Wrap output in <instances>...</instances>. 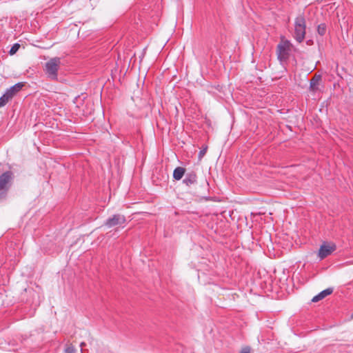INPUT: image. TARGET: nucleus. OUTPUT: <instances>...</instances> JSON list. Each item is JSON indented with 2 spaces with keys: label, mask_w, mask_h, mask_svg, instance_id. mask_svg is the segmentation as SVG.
Returning <instances> with one entry per match:
<instances>
[{
  "label": "nucleus",
  "mask_w": 353,
  "mask_h": 353,
  "mask_svg": "<svg viewBox=\"0 0 353 353\" xmlns=\"http://www.w3.org/2000/svg\"><path fill=\"white\" fill-rule=\"evenodd\" d=\"M206 150H207V148L202 149L199 152V157L200 159L202 158L205 155V154L206 152Z\"/></svg>",
  "instance_id": "dca6fc26"
},
{
  "label": "nucleus",
  "mask_w": 353,
  "mask_h": 353,
  "mask_svg": "<svg viewBox=\"0 0 353 353\" xmlns=\"http://www.w3.org/2000/svg\"><path fill=\"white\" fill-rule=\"evenodd\" d=\"M305 20L303 16L300 15L295 19L294 24V38L299 42L301 43L305 35Z\"/></svg>",
  "instance_id": "f257e3e1"
},
{
  "label": "nucleus",
  "mask_w": 353,
  "mask_h": 353,
  "mask_svg": "<svg viewBox=\"0 0 353 353\" xmlns=\"http://www.w3.org/2000/svg\"><path fill=\"white\" fill-rule=\"evenodd\" d=\"M126 221L124 215L120 214H114L112 217L108 218L105 222L104 225L108 228H112L114 226H123Z\"/></svg>",
  "instance_id": "39448f33"
},
{
  "label": "nucleus",
  "mask_w": 353,
  "mask_h": 353,
  "mask_svg": "<svg viewBox=\"0 0 353 353\" xmlns=\"http://www.w3.org/2000/svg\"><path fill=\"white\" fill-rule=\"evenodd\" d=\"M197 182V176L194 172H191L185 175V179L183 180V183L187 186H191L196 184Z\"/></svg>",
  "instance_id": "0eeeda50"
},
{
  "label": "nucleus",
  "mask_w": 353,
  "mask_h": 353,
  "mask_svg": "<svg viewBox=\"0 0 353 353\" xmlns=\"http://www.w3.org/2000/svg\"><path fill=\"white\" fill-rule=\"evenodd\" d=\"M75 351L76 350L72 345L68 346L65 350V353H74Z\"/></svg>",
  "instance_id": "2eb2a0df"
},
{
  "label": "nucleus",
  "mask_w": 353,
  "mask_h": 353,
  "mask_svg": "<svg viewBox=\"0 0 353 353\" xmlns=\"http://www.w3.org/2000/svg\"><path fill=\"white\" fill-rule=\"evenodd\" d=\"M60 64L61 59L58 57L52 58L46 63V72L50 79H57V72Z\"/></svg>",
  "instance_id": "7ed1b4c3"
},
{
  "label": "nucleus",
  "mask_w": 353,
  "mask_h": 353,
  "mask_svg": "<svg viewBox=\"0 0 353 353\" xmlns=\"http://www.w3.org/2000/svg\"><path fill=\"white\" fill-rule=\"evenodd\" d=\"M320 75H315L310 81V88L312 92H316L319 89V82L321 81Z\"/></svg>",
  "instance_id": "1a4fd4ad"
},
{
  "label": "nucleus",
  "mask_w": 353,
  "mask_h": 353,
  "mask_svg": "<svg viewBox=\"0 0 353 353\" xmlns=\"http://www.w3.org/2000/svg\"><path fill=\"white\" fill-rule=\"evenodd\" d=\"M241 353H249V352L244 350V351H242Z\"/></svg>",
  "instance_id": "6ab92c4d"
},
{
  "label": "nucleus",
  "mask_w": 353,
  "mask_h": 353,
  "mask_svg": "<svg viewBox=\"0 0 353 353\" xmlns=\"http://www.w3.org/2000/svg\"><path fill=\"white\" fill-rule=\"evenodd\" d=\"M9 101L10 99L6 95L1 96L0 98V108L6 105Z\"/></svg>",
  "instance_id": "4468645a"
},
{
  "label": "nucleus",
  "mask_w": 353,
  "mask_h": 353,
  "mask_svg": "<svg viewBox=\"0 0 353 353\" xmlns=\"http://www.w3.org/2000/svg\"><path fill=\"white\" fill-rule=\"evenodd\" d=\"M336 250V245L334 243H323L321 245L318 256L321 259L326 258Z\"/></svg>",
  "instance_id": "423d86ee"
},
{
  "label": "nucleus",
  "mask_w": 353,
  "mask_h": 353,
  "mask_svg": "<svg viewBox=\"0 0 353 353\" xmlns=\"http://www.w3.org/2000/svg\"><path fill=\"white\" fill-rule=\"evenodd\" d=\"M85 345V343L84 342H81V344H80V346L82 348Z\"/></svg>",
  "instance_id": "a211bd4d"
},
{
  "label": "nucleus",
  "mask_w": 353,
  "mask_h": 353,
  "mask_svg": "<svg viewBox=\"0 0 353 353\" xmlns=\"http://www.w3.org/2000/svg\"><path fill=\"white\" fill-rule=\"evenodd\" d=\"M317 32L321 36H323L326 32V26L325 23H321L318 26Z\"/></svg>",
  "instance_id": "f8f14e48"
},
{
  "label": "nucleus",
  "mask_w": 353,
  "mask_h": 353,
  "mask_svg": "<svg viewBox=\"0 0 353 353\" xmlns=\"http://www.w3.org/2000/svg\"><path fill=\"white\" fill-rule=\"evenodd\" d=\"M185 169L183 167H177L174 170L173 172V178L175 180H180L183 178L185 174Z\"/></svg>",
  "instance_id": "9d476101"
},
{
  "label": "nucleus",
  "mask_w": 353,
  "mask_h": 353,
  "mask_svg": "<svg viewBox=\"0 0 353 353\" xmlns=\"http://www.w3.org/2000/svg\"><path fill=\"white\" fill-rule=\"evenodd\" d=\"M4 95H6L10 100L13 97L12 94L9 92L8 90H6Z\"/></svg>",
  "instance_id": "f3484780"
},
{
  "label": "nucleus",
  "mask_w": 353,
  "mask_h": 353,
  "mask_svg": "<svg viewBox=\"0 0 353 353\" xmlns=\"http://www.w3.org/2000/svg\"><path fill=\"white\" fill-rule=\"evenodd\" d=\"M24 86L23 83H18L13 86L10 87L9 89V92L12 94L14 97L18 92H19L22 88Z\"/></svg>",
  "instance_id": "9b49d317"
},
{
  "label": "nucleus",
  "mask_w": 353,
  "mask_h": 353,
  "mask_svg": "<svg viewBox=\"0 0 353 353\" xmlns=\"http://www.w3.org/2000/svg\"><path fill=\"white\" fill-rule=\"evenodd\" d=\"M332 292H333L332 288H327V289L323 290L322 292H321L317 295L314 296L312 298V301L314 303L318 302V301L323 299L324 298H325L327 296L331 294Z\"/></svg>",
  "instance_id": "6e6552de"
},
{
  "label": "nucleus",
  "mask_w": 353,
  "mask_h": 353,
  "mask_svg": "<svg viewBox=\"0 0 353 353\" xmlns=\"http://www.w3.org/2000/svg\"><path fill=\"white\" fill-rule=\"evenodd\" d=\"M292 45L288 41L281 39V42L277 46L278 59L281 61H285L289 59Z\"/></svg>",
  "instance_id": "f03ea898"
},
{
  "label": "nucleus",
  "mask_w": 353,
  "mask_h": 353,
  "mask_svg": "<svg viewBox=\"0 0 353 353\" xmlns=\"http://www.w3.org/2000/svg\"><path fill=\"white\" fill-rule=\"evenodd\" d=\"M12 173L6 172L0 176V200L4 199L9 189Z\"/></svg>",
  "instance_id": "20e7f679"
},
{
  "label": "nucleus",
  "mask_w": 353,
  "mask_h": 353,
  "mask_svg": "<svg viewBox=\"0 0 353 353\" xmlns=\"http://www.w3.org/2000/svg\"><path fill=\"white\" fill-rule=\"evenodd\" d=\"M19 48H20V45L19 43H14L12 46L11 49L10 50V52H9L10 54L12 55V54H15L18 51Z\"/></svg>",
  "instance_id": "ddd939ff"
}]
</instances>
